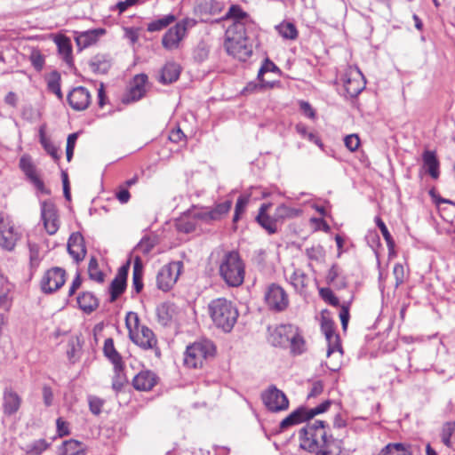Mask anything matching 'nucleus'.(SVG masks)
<instances>
[{"label": "nucleus", "instance_id": "61", "mask_svg": "<svg viewBox=\"0 0 455 455\" xmlns=\"http://www.w3.org/2000/svg\"><path fill=\"white\" fill-rule=\"evenodd\" d=\"M56 427H57L58 435L60 437L66 436L70 434L69 424L66 420H64L62 418L57 419Z\"/></svg>", "mask_w": 455, "mask_h": 455}, {"label": "nucleus", "instance_id": "59", "mask_svg": "<svg viewBox=\"0 0 455 455\" xmlns=\"http://www.w3.org/2000/svg\"><path fill=\"white\" fill-rule=\"evenodd\" d=\"M322 298L331 305L337 306L339 303V299L334 295L332 291L329 288H322L320 290Z\"/></svg>", "mask_w": 455, "mask_h": 455}, {"label": "nucleus", "instance_id": "56", "mask_svg": "<svg viewBox=\"0 0 455 455\" xmlns=\"http://www.w3.org/2000/svg\"><path fill=\"white\" fill-rule=\"evenodd\" d=\"M375 221H376L377 226L379 228L381 234L387 243V246L389 248H392L394 246V241L392 239V236L387 228V226L385 225V223L382 221V220L379 217H377L375 219Z\"/></svg>", "mask_w": 455, "mask_h": 455}, {"label": "nucleus", "instance_id": "18", "mask_svg": "<svg viewBox=\"0 0 455 455\" xmlns=\"http://www.w3.org/2000/svg\"><path fill=\"white\" fill-rule=\"evenodd\" d=\"M22 403L20 395L12 388H5L3 394V411L6 416L18 412Z\"/></svg>", "mask_w": 455, "mask_h": 455}, {"label": "nucleus", "instance_id": "32", "mask_svg": "<svg viewBox=\"0 0 455 455\" xmlns=\"http://www.w3.org/2000/svg\"><path fill=\"white\" fill-rule=\"evenodd\" d=\"M12 285L4 277L0 276V308L9 310L12 306V298L10 292Z\"/></svg>", "mask_w": 455, "mask_h": 455}, {"label": "nucleus", "instance_id": "49", "mask_svg": "<svg viewBox=\"0 0 455 455\" xmlns=\"http://www.w3.org/2000/svg\"><path fill=\"white\" fill-rule=\"evenodd\" d=\"M88 274L92 280L102 283L104 280L103 273L100 270L97 259L92 257L89 261Z\"/></svg>", "mask_w": 455, "mask_h": 455}, {"label": "nucleus", "instance_id": "2", "mask_svg": "<svg viewBox=\"0 0 455 455\" xmlns=\"http://www.w3.org/2000/svg\"><path fill=\"white\" fill-rule=\"evenodd\" d=\"M242 21H234L226 31L225 48L228 54L245 61L252 53L248 44L247 27Z\"/></svg>", "mask_w": 455, "mask_h": 455}, {"label": "nucleus", "instance_id": "57", "mask_svg": "<svg viewBox=\"0 0 455 455\" xmlns=\"http://www.w3.org/2000/svg\"><path fill=\"white\" fill-rule=\"evenodd\" d=\"M155 243L154 241L148 237H144L137 244L135 250L142 254H148L153 249Z\"/></svg>", "mask_w": 455, "mask_h": 455}, {"label": "nucleus", "instance_id": "3", "mask_svg": "<svg viewBox=\"0 0 455 455\" xmlns=\"http://www.w3.org/2000/svg\"><path fill=\"white\" fill-rule=\"evenodd\" d=\"M219 274L227 285L238 287L245 276V265L235 251H226L219 263Z\"/></svg>", "mask_w": 455, "mask_h": 455}, {"label": "nucleus", "instance_id": "36", "mask_svg": "<svg viewBox=\"0 0 455 455\" xmlns=\"http://www.w3.org/2000/svg\"><path fill=\"white\" fill-rule=\"evenodd\" d=\"M143 266L140 257L136 256L133 263L132 270V286L137 293L140 292L143 288L142 283Z\"/></svg>", "mask_w": 455, "mask_h": 455}, {"label": "nucleus", "instance_id": "53", "mask_svg": "<svg viewBox=\"0 0 455 455\" xmlns=\"http://www.w3.org/2000/svg\"><path fill=\"white\" fill-rule=\"evenodd\" d=\"M48 89L60 100L62 99V93L60 84V76L57 73H53L48 80Z\"/></svg>", "mask_w": 455, "mask_h": 455}, {"label": "nucleus", "instance_id": "12", "mask_svg": "<svg viewBox=\"0 0 455 455\" xmlns=\"http://www.w3.org/2000/svg\"><path fill=\"white\" fill-rule=\"evenodd\" d=\"M66 281V272L61 267H52L47 270L41 280V289L44 293H52L59 290Z\"/></svg>", "mask_w": 455, "mask_h": 455}, {"label": "nucleus", "instance_id": "21", "mask_svg": "<svg viewBox=\"0 0 455 455\" xmlns=\"http://www.w3.org/2000/svg\"><path fill=\"white\" fill-rule=\"evenodd\" d=\"M68 251L76 262L82 261L86 254L84 237L80 233H73L68 241Z\"/></svg>", "mask_w": 455, "mask_h": 455}, {"label": "nucleus", "instance_id": "16", "mask_svg": "<svg viewBox=\"0 0 455 455\" xmlns=\"http://www.w3.org/2000/svg\"><path fill=\"white\" fill-rule=\"evenodd\" d=\"M68 100L73 109L77 111L84 110L91 102V94L86 88L78 86L69 92Z\"/></svg>", "mask_w": 455, "mask_h": 455}, {"label": "nucleus", "instance_id": "39", "mask_svg": "<svg viewBox=\"0 0 455 455\" xmlns=\"http://www.w3.org/2000/svg\"><path fill=\"white\" fill-rule=\"evenodd\" d=\"M176 17L173 14H168L162 18L156 19L148 24L147 29L149 32H156L167 28L173 23Z\"/></svg>", "mask_w": 455, "mask_h": 455}, {"label": "nucleus", "instance_id": "38", "mask_svg": "<svg viewBox=\"0 0 455 455\" xmlns=\"http://www.w3.org/2000/svg\"><path fill=\"white\" fill-rule=\"evenodd\" d=\"M423 161L431 177L436 179L439 175V163L436 159L435 153L432 151H426L423 154Z\"/></svg>", "mask_w": 455, "mask_h": 455}, {"label": "nucleus", "instance_id": "33", "mask_svg": "<svg viewBox=\"0 0 455 455\" xmlns=\"http://www.w3.org/2000/svg\"><path fill=\"white\" fill-rule=\"evenodd\" d=\"M78 307L85 313H91L98 307V299L88 291L81 293L77 299Z\"/></svg>", "mask_w": 455, "mask_h": 455}, {"label": "nucleus", "instance_id": "52", "mask_svg": "<svg viewBox=\"0 0 455 455\" xmlns=\"http://www.w3.org/2000/svg\"><path fill=\"white\" fill-rule=\"evenodd\" d=\"M203 7L210 14H218L222 12L224 4L218 0H208L204 3Z\"/></svg>", "mask_w": 455, "mask_h": 455}, {"label": "nucleus", "instance_id": "11", "mask_svg": "<svg viewBox=\"0 0 455 455\" xmlns=\"http://www.w3.org/2000/svg\"><path fill=\"white\" fill-rule=\"evenodd\" d=\"M41 219L47 234L55 235L60 228V221L56 205L52 202L41 203Z\"/></svg>", "mask_w": 455, "mask_h": 455}, {"label": "nucleus", "instance_id": "1", "mask_svg": "<svg viewBox=\"0 0 455 455\" xmlns=\"http://www.w3.org/2000/svg\"><path fill=\"white\" fill-rule=\"evenodd\" d=\"M299 446L315 455H350L343 450L342 441L328 436L324 422L315 420L299 431Z\"/></svg>", "mask_w": 455, "mask_h": 455}, {"label": "nucleus", "instance_id": "37", "mask_svg": "<svg viewBox=\"0 0 455 455\" xmlns=\"http://www.w3.org/2000/svg\"><path fill=\"white\" fill-rule=\"evenodd\" d=\"M302 213L300 209L291 208L285 204H281L275 211V218L279 222H283L288 219L299 217Z\"/></svg>", "mask_w": 455, "mask_h": 455}, {"label": "nucleus", "instance_id": "8", "mask_svg": "<svg viewBox=\"0 0 455 455\" xmlns=\"http://www.w3.org/2000/svg\"><path fill=\"white\" fill-rule=\"evenodd\" d=\"M264 300L267 307L275 312H283L289 307V295L277 283L269 284L265 291Z\"/></svg>", "mask_w": 455, "mask_h": 455}, {"label": "nucleus", "instance_id": "62", "mask_svg": "<svg viewBox=\"0 0 455 455\" xmlns=\"http://www.w3.org/2000/svg\"><path fill=\"white\" fill-rule=\"evenodd\" d=\"M42 146L46 150V152L54 159L58 160L60 158V155L58 153V148L51 141V140H44L42 141Z\"/></svg>", "mask_w": 455, "mask_h": 455}, {"label": "nucleus", "instance_id": "23", "mask_svg": "<svg viewBox=\"0 0 455 455\" xmlns=\"http://www.w3.org/2000/svg\"><path fill=\"white\" fill-rule=\"evenodd\" d=\"M129 270V262L121 267L115 279L111 282L109 290L111 301H115L125 290L126 277Z\"/></svg>", "mask_w": 455, "mask_h": 455}, {"label": "nucleus", "instance_id": "30", "mask_svg": "<svg viewBox=\"0 0 455 455\" xmlns=\"http://www.w3.org/2000/svg\"><path fill=\"white\" fill-rule=\"evenodd\" d=\"M103 351L105 355L114 364L116 373H117V375L119 376V371H121L123 368V361L121 355L114 347V342L112 339H107L105 340Z\"/></svg>", "mask_w": 455, "mask_h": 455}, {"label": "nucleus", "instance_id": "10", "mask_svg": "<svg viewBox=\"0 0 455 455\" xmlns=\"http://www.w3.org/2000/svg\"><path fill=\"white\" fill-rule=\"evenodd\" d=\"M182 263L180 261L164 265L156 276L157 286L163 291H169L177 282L180 274Z\"/></svg>", "mask_w": 455, "mask_h": 455}, {"label": "nucleus", "instance_id": "22", "mask_svg": "<svg viewBox=\"0 0 455 455\" xmlns=\"http://www.w3.org/2000/svg\"><path fill=\"white\" fill-rule=\"evenodd\" d=\"M285 278L298 292H303L310 281L309 276L302 269L295 267L291 273L285 270Z\"/></svg>", "mask_w": 455, "mask_h": 455}, {"label": "nucleus", "instance_id": "13", "mask_svg": "<svg viewBox=\"0 0 455 455\" xmlns=\"http://www.w3.org/2000/svg\"><path fill=\"white\" fill-rule=\"evenodd\" d=\"M262 401L271 411H285L289 407V401L283 392L275 387H270L262 393Z\"/></svg>", "mask_w": 455, "mask_h": 455}, {"label": "nucleus", "instance_id": "4", "mask_svg": "<svg viewBox=\"0 0 455 455\" xmlns=\"http://www.w3.org/2000/svg\"><path fill=\"white\" fill-rule=\"evenodd\" d=\"M208 311L216 327L225 332H229L237 321L238 311L236 307L225 298L212 300L208 305Z\"/></svg>", "mask_w": 455, "mask_h": 455}, {"label": "nucleus", "instance_id": "15", "mask_svg": "<svg viewBox=\"0 0 455 455\" xmlns=\"http://www.w3.org/2000/svg\"><path fill=\"white\" fill-rule=\"evenodd\" d=\"M296 328L292 324H281L270 332L269 341L275 347H286L294 337Z\"/></svg>", "mask_w": 455, "mask_h": 455}, {"label": "nucleus", "instance_id": "48", "mask_svg": "<svg viewBox=\"0 0 455 455\" xmlns=\"http://www.w3.org/2000/svg\"><path fill=\"white\" fill-rule=\"evenodd\" d=\"M232 206V201L228 200L224 203L217 204L212 210H211V217L213 220H219L222 217L228 214Z\"/></svg>", "mask_w": 455, "mask_h": 455}, {"label": "nucleus", "instance_id": "40", "mask_svg": "<svg viewBox=\"0 0 455 455\" xmlns=\"http://www.w3.org/2000/svg\"><path fill=\"white\" fill-rule=\"evenodd\" d=\"M49 447L50 443L45 439H38L27 444L24 451L28 455H41Z\"/></svg>", "mask_w": 455, "mask_h": 455}, {"label": "nucleus", "instance_id": "5", "mask_svg": "<svg viewBox=\"0 0 455 455\" xmlns=\"http://www.w3.org/2000/svg\"><path fill=\"white\" fill-rule=\"evenodd\" d=\"M22 237L23 231L21 227L14 221L12 216L6 212H1L0 249L8 252L13 251Z\"/></svg>", "mask_w": 455, "mask_h": 455}, {"label": "nucleus", "instance_id": "51", "mask_svg": "<svg viewBox=\"0 0 455 455\" xmlns=\"http://www.w3.org/2000/svg\"><path fill=\"white\" fill-rule=\"evenodd\" d=\"M249 201H250L249 195L241 196L238 197L237 202L235 204V214H234V218H233L234 222L238 221V220L240 219V215L242 213H243V212L245 211L246 206L249 204Z\"/></svg>", "mask_w": 455, "mask_h": 455}, {"label": "nucleus", "instance_id": "14", "mask_svg": "<svg viewBox=\"0 0 455 455\" xmlns=\"http://www.w3.org/2000/svg\"><path fill=\"white\" fill-rule=\"evenodd\" d=\"M321 328L325 335L328 345L327 357L330 358L331 355H335L337 359H340L342 355V348L339 343V337L335 333L332 322L327 319H323Z\"/></svg>", "mask_w": 455, "mask_h": 455}, {"label": "nucleus", "instance_id": "17", "mask_svg": "<svg viewBox=\"0 0 455 455\" xmlns=\"http://www.w3.org/2000/svg\"><path fill=\"white\" fill-rule=\"evenodd\" d=\"M20 167L40 192L44 194L49 193V191L44 188L43 180L39 178L30 157L27 156H22L20 160Z\"/></svg>", "mask_w": 455, "mask_h": 455}, {"label": "nucleus", "instance_id": "26", "mask_svg": "<svg viewBox=\"0 0 455 455\" xmlns=\"http://www.w3.org/2000/svg\"><path fill=\"white\" fill-rule=\"evenodd\" d=\"M156 382V375L149 371H142L139 372L132 380L133 387L137 390H150Z\"/></svg>", "mask_w": 455, "mask_h": 455}, {"label": "nucleus", "instance_id": "44", "mask_svg": "<svg viewBox=\"0 0 455 455\" xmlns=\"http://www.w3.org/2000/svg\"><path fill=\"white\" fill-rule=\"evenodd\" d=\"M125 324L129 331V337H132L141 327L137 313L129 312L125 317Z\"/></svg>", "mask_w": 455, "mask_h": 455}, {"label": "nucleus", "instance_id": "6", "mask_svg": "<svg viewBox=\"0 0 455 455\" xmlns=\"http://www.w3.org/2000/svg\"><path fill=\"white\" fill-rule=\"evenodd\" d=\"M215 347L211 340L201 339L194 342L187 347L184 363L189 368L202 367L204 363L213 356Z\"/></svg>", "mask_w": 455, "mask_h": 455}, {"label": "nucleus", "instance_id": "60", "mask_svg": "<svg viewBox=\"0 0 455 455\" xmlns=\"http://www.w3.org/2000/svg\"><path fill=\"white\" fill-rule=\"evenodd\" d=\"M393 275L395 279V286L398 287L404 282L405 274L403 266L400 263H396L394 266Z\"/></svg>", "mask_w": 455, "mask_h": 455}, {"label": "nucleus", "instance_id": "25", "mask_svg": "<svg viewBox=\"0 0 455 455\" xmlns=\"http://www.w3.org/2000/svg\"><path fill=\"white\" fill-rule=\"evenodd\" d=\"M104 34L105 29L103 28L76 32L75 39L80 48H86L95 44L99 37Z\"/></svg>", "mask_w": 455, "mask_h": 455}, {"label": "nucleus", "instance_id": "46", "mask_svg": "<svg viewBox=\"0 0 455 455\" xmlns=\"http://www.w3.org/2000/svg\"><path fill=\"white\" fill-rule=\"evenodd\" d=\"M175 225L179 231L183 233H190L195 230L196 223L194 218L191 219L189 216L185 215L178 219Z\"/></svg>", "mask_w": 455, "mask_h": 455}, {"label": "nucleus", "instance_id": "47", "mask_svg": "<svg viewBox=\"0 0 455 455\" xmlns=\"http://www.w3.org/2000/svg\"><path fill=\"white\" fill-rule=\"evenodd\" d=\"M110 66V61L104 56H96L91 63L92 69L100 74L107 73Z\"/></svg>", "mask_w": 455, "mask_h": 455}, {"label": "nucleus", "instance_id": "24", "mask_svg": "<svg viewBox=\"0 0 455 455\" xmlns=\"http://www.w3.org/2000/svg\"><path fill=\"white\" fill-rule=\"evenodd\" d=\"M139 347L144 349H150L156 346L157 340L153 331L142 326L132 337L130 338Z\"/></svg>", "mask_w": 455, "mask_h": 455}, {"label": "nucleus", "instance_id": "27", "mask_svg": "<svg viewBox=\"0 0 455 455\" xmlns=\"http://www.w3.org/2000/svg\"><path fill=\"white\" fill-rule=\"evenodd\" d=\"M309 419L307 415V409L299 407L280 422V429L285 430L290 427L302 423L303 421Z\"/></svg>", "mask_w": 455, "mask_h": 455}, {"label": "nucleus", "instance_id": "55", "mask_svg": "<svg viewBox=\"0 0 455 455\" xmlns=\"http://www.w3.org/2000/svg\"><path fill=\"white\" fill-rule=\"evenodd\" d=\"M306 254L310 259L322 260L324 257L323 248L320 245L312 246L306 249Z\"/></svg>", "mask_w": 455, "mask_h": 455}, {"label": "nucleus", "instance_id": "31", "mask_svg": "<svg viewBox=\"0 0 455 455\" xmlns=\"http://www.w3.org/2000/svg\"><path fill=\"white\" fill-rule=\"evenodd\" d=\"M180 74V68L174 62H168L163 68L160 75V82L167 84L175 82Z\"/></svg>", "mask_w": 455, "mask_h": 455}, {"label": "nucleus", "instance_id": "7", "mask_svg": "<svg viewBox=\"0 0 455 455\" xmlns=\"http://www.w3.org/2000/svg\"><path fill=\"white\" fill-rule=\"evenodd\" d=\"M196 25V20L185 18L168 29L162 38V44L167 50L177 49L186 36L187 31Z\"/></svg>", "mask_w": 455, "mask_h": 455}, {"label": "nucleus", "instance_id": "50", "mask_svg": "<svg viewBox=\"0 0 455 455\" xmlns=\"http://www.w3.org/2000/svg\"><path fill=\"white\" fill-rule=\"evenodd\" d=\"M291 351L295 354H301L305 349V342L301 335L299 333L298 328L295 329L294 337H291L289 343Z\"/></svg>", "mask_w": 455, "mask_h": 455}, {"label": "nucleus", "instance_id": "28", "mask_svg": "<svg viewBox=\"0 0 455 455\" xmlns=\"http://www.w3.org/2000/svg\"><path fill=\"white\" fill-rule=\"evenodd\" d=\"M86 446L75 439L63 442L59 448V455H86Z\"/></svg>", "mask_w": 455, "mask_h": 455}, {"label": "nucleus", "instance_id": "63", "mask_svg": "<svg viewBox=\"0 0 455 455\" xmlns=\"http://www.w3.org/2000/svg\"><path fill=\"white\" fill-rule=\"evenodd\" d=\"M453 431H454V425L452 423H446L443 428L442 441L447 446H450V444H451V436Z\"/></svg>", "mask_w": 455, "mask_h": 455}, {"label": "nucleus", "instance_id": "58", "mask_svg": "<svg viewBox=\"0 0 455 455\" xmlns=\"http://www.w3.org/2000/svg\"><path fill=\"white\" fill-rule=\"evenodd\" d=\"M344 143L349 151L355 152L360 146V139L357 134H349L345 137Z\"/></svg>", "mask_w": 455, "mask_h": 455}, {"label": "nucleus", "instance_id": "35", "mask_svg": "<svg viewBox=\"0 0 455 455\" xmlns=\"http://www.w3.org/2000/svg\"><path fill=\"white\" fill-rule=\"evenodd\" d=\"M379 455H411V446L401 443H388Z\"/></svg>", "mask_w": 455, "mask_h": 455}, {"label": "nucleus", "instance_id": "41", "mask_svg": "<svg viewBox=\"0 0 455 455\" xmlns=\"http://www.w3.org/2000/svg\"><path fill=\"white\" fill-rule=\"evenodd\" d=\"M232 18L235 21H242L244 25H252L251 20L246 12H244L238 5H232L227 14L225 15V19Z\"/></svg>", "mask_w": 455, "mask_h": 455}, {"label": "nucleus", "instance_id": "43", "mask_svg": "<svg viewBox=\"0 0 455 455\" xmlns=\"http://www.w3.org/2000/svg\"><path fill=\"white\" fill-rule=\"evenodd\" d=\"M28 254H29V266L31 269L38 267L42 256L40 254V246L30 241L28 242Z\"/></svg>", "mask_w": 455, "mask_h": 455}, {"label": "nucleus", "instance_id": "42", "mask_svg": "<svg viewBox=\"0 0 455 455\" xmlns=\"http://www.w3.org/2000/svg\"><path fill=\"white\" fill-rule=\"evenodd\" d=\"M276 30L284 39L295 40L298 37V30L291 22H282L276 26Z\"/></svg>", "mask_w": 455, "mask_h": 455}, {"label": "nucleus", "instance_id": "34", "mask_svg": "<svg viewBox=\"0 0 455 455\" xmlns=\"http://www.w3.org/2000/svg\"><path fill=\"white\" fill-rule=\"evenodd\" d=\"M82 354V342L77 336L71 337L68 342L67 356L71 363H76Z\"/></svg>", "mask_w": 455, "mask_h": 455}, {"label": "nucleus", "instance_id": "29", "mask_svg": "<svg viewBox=\"0 0 455 455\" xmlns=\"http://www.w3.org/2000/svg\"><path fill=\"white\" fill-rule=\"evenodd\" d=\"M54 42L58 47L59 54L68 65H70L73 61L72 44L70 39L63 35H58L55 36Z\"/></svg>", "mask_w": 455, "mask_h": 455}, {"label": "nucleus", "instance_id": "54", "mask_svg": "<svg viewBox=\"0 0 455 455\" xmlns=\"http://www.w3.org/2000/svg\"><path fill=\"white\" fill-rule=\"evenodd\" d=\"M209 48L204 43H200L194 51V58L196 61L202 62L208 58Z\"/></svg>", "mask_w": 455, "mask_h": 455}, {"label": "nucleus", "instance_id": "45", "mask_svg": "<svg viewBox=\"0 0 455 455\" xmlns=\"http://www.w3.org/2000/svg\"><path fill=\"white\" fill-rule=\"evenodd\" d=\"M296 131L302 138L307 139V140L315 143L322 149L323 148V144L322 143L320 138L315 133L309 132L304 124H297Z\"/></svg>", "mask_w": 455, "mask_h": 455}, {"label": "nucleus", "instance_id": "20", "mask_svg": "<svg viewBox=\"0 0 455 455\" xmlns=\"http://www.w3.org/2000/svg\"><path fill=\"white\" fill-rule=\"evenodd\" d=\"M148 76L144 74H140L134 76L130 90L125 96L124 101L132 102L140 100L146 93V85Z\"/></svg>", "mask_w": 455, "mask_h": 455}, {"label": "nucleus", "instance_id": "9", "mask_svg": "<svg viewBox=\"0 0 455 455\" xmlns=\"http://www.w3.org/2000/svg\"><path fill=\"white\" fill-rule=\"evenodd\" d=\"M343 86L347 96L356 97L365 87L364 77L356 67H348L342 77Z\"/></svg>", "mask_w": 455, "mask_h": 455}, {"label": "nucleus", "instance_id": "64", "mask_svg": "<svg viewBox=\"0 0 455 455\" xmlns=\"http://www.w3.org/2000/svg\"><path fill=\"white\" fill-rule=\"evenodd\" d=\"M102 405L103 401L101 399L95 396L89 397V407L93 414L99 415L101 411Z\"/></svg>", "mask_w": 455, "mask_h": 455}, {"label": "nucleus", "instance_id": "19", "mask_svg": "<svg viewBox=\"0 0 455 455\" xmlns=\"http://www.w3.org/2000/svg\"><path fill=\"white\" fill-rule=\"evenodd\" d=\"M270 207L271 204H261L259 210V213L256 217V220L268 234H275L277 232V224L279 221L275 218V213L273 216L267 214Z\"/></svg>", "mask_w": 455, "mask_h": 455}]
</instances>
